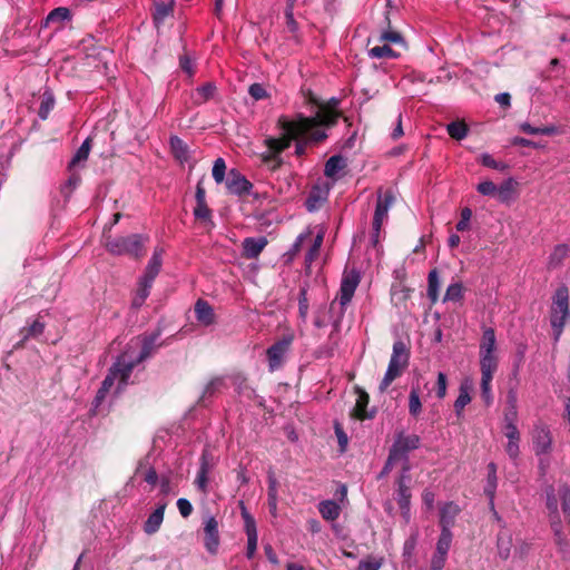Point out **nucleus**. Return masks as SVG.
I'll list each match as a JSON object with an SVG mask.
<instances>
[{
	"mask_svg": "<svg viewBox=\"0 0 570 570\" xmlns=\"http://www.w3.org/2000/svg\"><path fill=\"white\" fill-rule=\"evenodd\" d=\"M340 100L331 98L327 102H323L315 116L306 117L303 114H297L294 119H288L286 116H279L277 119L278 127L283 130L279 139H273V148L276 151L285 150L291 146V140L309 132L311 139L321 142L326 139V132L321 129V126H334L342 114L336 110Z\"/></svg>",
	"mask_w": 570,
	"mask_h": 570,
	"instance_id": "f257e3e1",
	"label": "nucleus"
},
{
	"mask_svg": "<svg viewBox=\"0 0 570 570\" xmlns=\"http://www.w3.org/2000/svg\"><path fill=\"white\" fill-rule=\"evenodd\" d=\"M149 242V237L141 234H131L128 236H119L107 238L106 248L114 255H127L131 258L139 259L146 254L145 245Z\"/></svg>",
	"mask_w": 570,
	"mask_h": 570,
	"instance_id": "f03ea898",
	"label": "nucleus"
},
{
	"mask_svg": "<svg viewBox=\"0 0 570 570\" xmlns=\"http://www.w3.org/2000/svg\"><path fill=\"white\" fill-rule=\"evenodd\" d=\"M568 316H570L569 289L566 285H561L557 288L553 295L550 309V324L556 343L562 335Z\"/></svg>",
	"mask_w": 570,
	"mask_h": 570,
	"instance_id": "7ed1b4c3",
	"label": "nucleus"
},
{
	"mask_svg": "<svg viewBox=\"0 0 570 570\" xmlns=\"http://www.w3.org/2000/svg\"><path fill=\"white\" fill-rule=\"evenodd\" d=\"M409 361L410 350L406 347L405 343L403 341L394 342L387 370L379 385L381 392H385L389 386L403 374L409 365Z\"/></svg>",
	"mask_w": 570,
	"mask_h": 570,
	"instance_id": "20e7f679",
	"label": "nucleus"
},
{
	"mask_svg": "<svg viewBox=\"0 0 570 570\" xmlns=\"http://www.w3.org/2000/svg\"><path fill=\"white\" fill-rule=\"evenodd\" d=\"M420 445L421 439L419 435L405 434L403 431H400L396 433L389 453L402 463V470H404V473H409L411 470L409 452L419 449Z\"/></svg>",
	"mask_w": 570,
	"mask_h": 570,
	"instance_id": "39448f33",
	"label": "nucleus"
},
{
	"mask_svg": "<svg viewBox=\"0 0 570 570\" xmlns=\"http://www.w3.org/2000/svg\"><path fill=\"white\" fill-rule=\"evenodd\" d=\"M361 277L360 273L355 269L350 272H344L340 292L336 297L341 305V313L338 317L334 321V327L337 328L340 326L341 320L344 315L346 305L352 301L354 293L360 284Z\"/></svg>",
	"mask_w": 570,
	"mask_h": 570,
	"instance_id": "423d86ee",
	"label": "nucleus"
},
{
	"mask_svg": "<svg viewBox=\"0 0 570 570\" xmlns=\"http://www.w3.org/2000/svg\"><path fill=\"white\" fill-rule=\"evenodd\" d=\"M294 338V333L287 332L267 348L266 355L271 371L278 370L283 365L284 358L289 352Z\"/></svg>",
	"mask_w": 570,
	"mask_h": 570,
	"instance_id": "0eeeda50",
	"label": "nucleus"
},
{
	"mask_svg": "<svg viewBox=\"0 0 570 570\" xmlns=\"http://www.w3.org/2000/svg\"><path fill=\"white\" fill-rule=\"evenodd\" d=\"M395 202V196L391 189H387L382 194V188L377 191V202L373 217V229L375 235L373 236L374 244L377 243L379 234L382 228L384 219L387 217L389 209Z\"/></svg>",
	"mask_w": 570,
	"mask_h": 570,
	"instance_id": "6e6552de",
	"label": "nucleus"
},
{
	"mask_svg": "<svg viewBox=\"0 0 570 570\" xmlns=\"http://www.w3.org/2000/svg\"><path fill=\"white\" fill-rule=\"evenodd\" d=\"M140 364L129 351H125L117 357V361L112 364L109 370V375L114 376V380L118 379L120 385H127L128 380L131 375L132 370Z\"/></svg>",
	"mask_w": 570,
	"mask_h": 570,
	"instance_id": "1a4fd4ad",
	"label": "nucleus"
},
{
	"mask_svg": "<svg viewBox=\"0 0 570 570\" xmlns=\"http://www.w3.org/2000/svg\"><path fill=\"white\" fill-rule=\"evenodd\" d=\"M225 185L229 194L237 196L247 195L253 188V184L237 169L228 171Z\"/></svg>",
	"mask_w": 570,
	"mask_h": 570,
	"instance_id": "9d476101",
	"label": "nucleus"
},
{
	"mask_svg": "<svg viewBox=\"0 0 570 570\" xmlns=\"http://www.w3.org/2000/svg\"><path fill=\"white\" fill-rule=\"evenodd\" d=\"M219 542L218 521L215 517H208L204 522V547L209 553L215 554Z\"/></svg>",
	"mask_w": 570,
	"mask_h": 570,
	"instance_id": "9b49d317",
	"label": "nucleus"
},
{
	"mask_svg": "<svg viewBox=\"0 0 570 570\" xmlns=\"http://www.w3.org/2000/svg\"><path fill=\"white\" fill-rule=\"evenodd\" d=\"M195 198H196V206L194 208L195 218L203 223L212 222L213 213L206 203V190L203 185V179H200L197 183Z\"/></svg>",
	"mask_w": 570,
	"mask_h": 570,
	"instance_id": "f8f14e48",
	"label": "nucleus"
},
{
	"mask_svg": "<svg viewBox=\"0 0 570 570\" xmlns=\"http://www.w3.org/2000/svg\"><path fill=\"white\" fill-rule=\"evenodd\" d=\"M532 443L535 454H547L552 448V436L546 426H535L532 433Z\"/></svg>",
	"mask_w": 570,
	"mask_h": 570,
	"instance_id": "ddd939ff",
	"label": "nucleus"
},
{
	"mask_svg": "<svg viewBox=\"0 0 570 570\" xmlns=\"http://www.w3.org/2000/svg\"><path fill=\"white\" fill-rule=\"evenodd\" d=\"M355 392L357 394V399L355 406L351 412V416L358 421L372 419L375 414V411H367L370 395L358 386L355 387Z\"/></svg>",
	"mask_w": 570,
	"mask_h": 570,
	"instance_id": "4468645a",
	"label": "nucleus"
},
{
	"mask_svg": "<svg viewBox=\"0 0 570 570\" xmlns=\"http://www.w3.org/2000/svg\"><path fill=\"white\" fill-rule=\"evenodd\" d=\"M411 478L409 473H404L402 470L396 484H397V504L402 511V513H407L410 510V500H411V491L409 487V482Z\"/></svg>",
	"mask_w": 570,
	"mask_h": 570,
	"instance_id": "2eb2a0df",
	"label": "nucleus"
},
{
	"mask_svg": "<svg viewBox=\"0 0 570 570\" xmlns=\"http://www.w3.org/2000/svg\"><path fill=\"white\" fill-rule=\"evenodd\" d=\"M461 509L454 502H446L440 508L439 524L442 530H451L455 523L456 517L460 514Z\"/></svg>",
	"mask_w": 570,
	"mask_h": 570,
	"instance_id": "dca6fc26",
	"label": "nucleus"
},
{
	"mask_svg": "<svg viewBox=\"0 0 570 570\" xmlns=\"http://www.w3.org/2000/svg\"><path fill=\"white\" fill-rule=\"evenodd\" d=\"M268 242L266 237H247L243 240V257L247 259L257 258L264 248L267 246Z\"/></svg>",
	"mask_w": 570,
	"mask_h": 570,
	"instance_id": "f3484780",
	"label": "nucleus"
},
{
	"mask_svg": "<svg viewBox=\"0 0 570 570\" xmlns=\"http://www.w3.org/2000/svg\"><path fill=\"white\" fill-rule=\"evenodd\" d=\"M71 18V11L67 7H58L48 13L41 23V28L56 26L57 29H60L62 24L67 21H70Z\"/></svg>",
	"mask_w": 570,
	"mask_h": 570,
	"instance_id": "a211bd4d",
	"label": "nucleus"
},
{
	"mask_svg": "<svg viewBox=\"0 0 570 570\" xmlns=\"http://www.w3.org/2000/svg\"><path fill=\"white\" fill-rule=\"evenodd\" d=\"M194 311L196 320L200 324L209 326L215 323L216 317L214 308L207 301L203 298L197 299Z\"/></svg>",
	"mask_w": 570,
	"mask_h": 570,
	"instance_id": "6ab92c4d",
	"label": "nucleus"
},
{
	"mask_svg": "<svg viewBox=\"0 0 570 570\" xmlns=\"http://www.w3.org/2000/svg\"><path fill=\"white\" fill-rule=\"evenodd\" d=\"M174 0H155L153 20L156 27H159L164 21L173 14Z\"/></svg>",
	"mask_w": 570,
	"mask_h": 570,
	"instance_id": "aec40b11",
	"label": "nucleus"
},
{
	"mask_svg": "<svg viewBox=\"0 0 570 570\" xmlns=\"http://www.w3.org/2000/svg\"><path fill=\"white\" fill-rule=\"evenodd\" d=\"M513 547L512 534L508 529L500 530L497 535V550L498 556L502 561L510 558L511 550Z\"/></svg>",
	"mask_w": 570,
	"mask_h": 570,
	"instance_id": "412c9836",
	"label": "nucleus"
},
{
	"mask_svg": "<svg viewBox=\"0 0 570 570\" xmlns=\"http://www.w3.org/2000/svg\"><path fill=\"white\" fill-rule=\"evenodd\" d=\"M210 468L212 464L208 459V452L205 450L200 456V468L195 480V483L203 493L207 492L208 473Z\"/></svg>",
	"mask_w": 570,
	"mask_h": 570,
	"instance_id": "4be33fe9",
	"label": "nucleus"
},
{
	"mask_svg": "<svg viewBox=\"0 0 570 570\" xmlns=\"http://www.w3.org/2000/svg\"><path fill=\"white\" fill-rule=\"evenodd\" d=\"M166 503H163L157 507V509L148 517L144 524V531L147 534H154L156 533L163 521H164V514H165Z\"/></svg>",
	"mask_w": 570,
	"mask_h": 570,
	"instance_id": "5701e85b",
	"label": "nucleus"
},
{
	"mask_svg": "<svg viewBox=\"0 0 570 570\" xmlns=\"http://www.w3.org/2000/svg\"><path fill=\"white\" fill-rule=\"evenodd\" d=\"M45 331V323L39 318L35 320L30 326H26L20 330L21 340L14 344V348L22 347L24 342L29 338L40 336Z\"/></svg>",
	"mask_w": 570,
	"mask_h": 570,
	"instance_id": "b1692460",
	"label": "nucleus"
},
{
	"mask_svg": "<svg viewBox=\"0 0 570 570\" xmlns=\"http://www.w3.org/2000/svg\"><path fill=\"white\" fill-rule=\"evenodd\" d=\"M161 249H155L151 258L149 259L142 278L154 282L157 275L160 272L163 259H161Z\"/></svg>",
	"mask_w": 570,
	"mask_h": 570,
	"instance_id": "393cba45",
	"label": "nucleus"
},
{
	"mask_svg": "<svg viewBox=\"0 0 570 570\" xmlns=\"http://www.w3.org/2000/svg\"><path fill=\"white\" fill-rule=\"evenodd\" d=\"M440 276L436 268L430 271L428 275V297L432 305L436 304L440 296Z\"/></svg>",
	"mask_w": 570,
	"mask_h": 570,
	"instance_id": "a878e982",
	"label": "nucleus"
},
{
	"mask_svg": "<svg viewBox=\"0 0 570 570\" xmlns=\"http://www.w3.org/2000/svg\"><path fill=\"white\" fill-rule=\"evenodd\" d=\"M318 512L326 521H335L341 514V507L333 500H324L318 504Z\"/></svg>",
	"mask_w": 570,
	"mask_h": 570,
	"instance_id": "bb28decb",
	"label": "nucleus"
},
{
	"mask_svg": "<svg viewBox=\"0 0 570 570\" xmlns=\"http://www.w3.org/2000/svg\"><path fill=\"white\" fill-rule=\"evenodd\" d=\"M517 181L512 178L504 180L499 187H497V195L499 202L509 203L515 191H517Z\"/></svg>",
	"mask_w": 570,
	"mask_h": 570,
	"instance_id": "cd10ccee",
	"label": "nucleus"
},
{
	"mask_svg": "<svg viewBox=\"0 0 570 570\" xmlns=\"http://www.w3.org/2000/svg\"><path fill=\"white\" fill-rule=\"evenodd\" d=\"M497 338L495 331L492 327H487L483 331L482 338L480 342V354L495 353Z\"/></svg>",
	"mask_w": 570,
	"mask_h": 570,
	"instance_id": "c85d7f7f",
	"label": "nucleus"
},
{
	"mask_svg": "<svg viewBox=\"0 0 570 570\" xmlns=\"http://www.w3.org/2000/svg\"><path fill=\"white\" fill-rule=\"evenodd\" d=\"M499 360L495 353L480 354L481 375H494L498 370Z\"/></svg>",
	"mask_w": 570,
	"mask_h": 570,
	"instance_id": "c756f323",
	"label": "nucleus"
},
{
	"mask_svg": "<svg viewBox=\"0 0 570 570\" xmlns=\"http://www.w3.org/2000/svg\"><path fill=\"white\" fill-rule=\"evenodd\" d=\"M55 96L50 89H46L41 95V104L38 110L40 119L46 120L49 117L50 111L55 107Z\"/></svg>",
	"mask_w": 570,
	"mask_h": 570,
	"instance_id": "7c9ffc66",
	"label": "nucleus"
},
{
	"mask_svg": "<svg viewBox=\"0 0 570 570\" xmlns=\"http://www.w3.org/2000/svg\"><path fill=\"white\" fill-rule=\"evenodd\" d=\"M278 137L277 139H279ZM275 139L274 137H269L265 140L266 146L268 148V154L263 156V161L267 165H271L272 170H276L282 165V159L278 157L281 153L284 150L276 151L275 148H273V144L271 140Z\"/></svg>",
	"mask_w": 570,
	"mask_h": 570,
	"instance_id": "2f4dec72",
	"label": "nucleus"
},
{
	"mask_svg": "<svg viewBox=\"0 0 570 570\" xmlns=\"http://www.w3.org/2000/svg\"><path fill=\"white\" fill-rule=\"evenodd\" d=\"M344 167V158L341 155H334L325 163L324 175L328 178H335Z\"/></svg>",
	"mask_w": 570,
	"mask_h": 570,
	"instance_id": "473e14b6",
	"label": "nucleus"
},
{
	"mask_svg": "<svg viewBox=\"0 0 570 570\" xmlns=\"http://www.w3.org/2000/svg\"><path fill=\"white\" fill-rule=\"evenodd\" d=\"M517 417V394L513 391H509L507 394V406L504 410V424L515 423Z\"/></svg>",
	"mask_w": 570,
	"mask_h": 570,
	"instance_id": "72a5a7b5",
	"label": "nucleus"
},
{
	"mask_svg": "<svg viewBox=\"0 0 570 570\" xmlns=\"http://www.w3.org/2000/svg\"><path fill=\"white\" fill-rule=\"evenodd\" d=\"M547 494V509L550 512V521L551 520H560L558 515V503H559V495H558V489L556 490L552 485L547 488L546 491Z\"/></svg>",
	"mask_w": 570,
	"mask_h": 570,
	"instance_id": "f704fd0d",
	"label": "nucleus"
},
{
	"mask_svg": "<svg viewBox=\"0 0 570 570\" xmlns=\"http://www.w3.org/2000/svg\"><path fill=\"white\" fill-rule=\"evenodd\" d=\"M170 148L179 161H187L189 158L187 144L177 136L170 138Z\"/></svg>",
	"mask_w": 570,
	"mask_h": 570,
	"instance_id": "c9c22d12",
	"label": "nucleus"
},
{
	"mask_svg": "<svg viewBox=\"0 0 570 570\" xmlns=\"http://www.w3.org/2000/svg\"><path fill=\"white\" fill-rule=\"evenodd\" d=\"M91 148V139L87 138L81 144V146L77 149L76 154L71 158L68 168L72 170L79 163L86 161L88 159L89 153Z\"/></svg>",
	"mask_w": 570,
	"mask_h": 570,
	"instance_id": "e433bc0d",
	"label": "nucleus"
},
{
	"mask_svg": "<svg viewBox=\"0 0 570 570\" xmlns=\"http://www.w3.org/2000/svg\"><path fill=\"white\" fill-rule=\"evenodd\" d=\"M158 335H159V333H156V334L144 337L141 350H140L139 354L137 356H135V358L139 363L144 362L146 358H148L153 354V352L155 351V344L158 338Z\"/></svg>",
	"mask_w": 570,
	"mask_h": 570,
	"instance_id": "4c0bfd02",
	"label": "nucleus"
},
{
	"mask_svg": "<svg viewBox=\"0 0 570 570\" xmlns=\"http://www.w3.org/2000/svg\"><path fill=\"white\" fill-rule=\"evenodd\" d=\"M446 131L451 138L462 140L468 136L469 127L463 120H456L446 126Z\"/></svg>",
	"mask_w": 570,
	"mask_h": 570,
	"instance_id": "58836bf2",
	"label": "nucleus"
},
{
	"mask_svg": "<svg viewBox=\"0 0 570 570\" xmlns=\"http://www.w3.org/2000/svg\"><path fill=\"white\" fill-rule=\"evenodd\" d=\"M367 53L371 58L375 59H389L397 57V53L390 47L389 43L385 42L370 48Z\"/></svg>",
	"mask_w": 570,
	"mask_h": 570,
	"instance_id": "ea45409f",
	"label": "nucleus"
},
{
	"mask_svg": "<svg viewBox=\"0 0 570 570\" xmlns=\"http://www.w3.org/2000/svg\"><path fill=\"white\" fill-rule=\"evenodd\" d=\"M558 495L561 501L562 512L570 524V487L567 483L559 484Z\"/></svg>",
	"mask_w": 570,
	"mask_h": 570,
	"instance_id": "a19ab883",
	"label": "nucleus"
},
{
	"mask_svg": "<svg viewBox=\"0 0 570 570\" xmlns=\"http://www.w3.org/2000/svg\"><path fill=\"white\" fill-rule=\"evenodd\" d=\"M463 284L458 282L448 286L443 302H461L464 297Z\"/></svg>",
	"mask_w": 570,
	"mask_h": 570,
	"instance_id": "79ce46f5",
	"label": "nucleus"
},
{
	"mask_svg": "<svg viewBox=\"0 0 570 570\" xmlns=\"http://www.w3.org/2000/svg\"><path fill=\"white\" fill-rule=\"evenodd\" d=\"M569 248L567 245L561 244L554 247L549 258V267L557 268L562 265L564 258L568 256Z\"/></svg>",
	"mask_w": 570,
	"mask_h": 570,
	"instance_id": "37998d69",
	"label": "nucleus"
},
{
	"mask_svg": "<svg viewBox=\"0 0 570 570\" xmlns=\"http://www.w3.org/2000/svg\"><path fill=\"white\" fill-rule=\"evenodd\" d=\"M453 534L451 530H442L436 542L435 552L439 554L448 556V552L452 544Z\"/></svg>",
	"mask_w": 570,
	"mask_h": 570,
	"instance_id": "c03bdc74",
	"label": "nucleus"
},
{
	"mask_svg": "<svg viewBox=\"0 0 570 570\" xmlns=\"http://www.w3.org/2000/svg\"><path fill=\"white\" fill-rule=\"evenodd\" d=\"M422 412V403L420 400V390L419 387H412L409 395V413L413 417H419Z\"/></svg>",
	"mask_w": 570,
	"mask_h": 570,
	"instance_id": "a18cd8bd",
	"label": "nucleus"
},
{
	"mask_svg": "<svg viewBox=\"0 0 570 570\" xmlns=\"http://www.w3.org/2000/svg\"><path fill=\"white\" fill-rule=\"evenodd\" d=\"M307 288H308L307 284H304L299 287V293H298V315L303 322H306L307 315H308V308H309L308 298H307Z\"/></svg>",
	"mask_w": 570,
	"mask_h": 570,
	"instance_id": "49530a36",
	"label": "nucleus"
},
{
	"mask_svg": "<svg viewBox=\"0 0 570 570\" xmlns=\"http://www.w3.org/2000/svg\"><path fill=\"white\" fill-rule=\"evenodd\" d=\"M471 402L469 387L461 385L458 399L454 402V411L458 417H461L464 407Z\"/></svg>",
	"mask_w": 570,
	"mask_h": 570,
	"instance_id": "de8ad7c7",
	"label": "nucleus"
},
{
	"mask_svg": "<svg viewBox=\"0 0 570 570\" xmlns=\"http://www.w3.org/2000/svg\"><path fill=\"white\" fill-rule=\"evenodd\" d=\"M551 528L554 533V541L561 551H564L568 548V542L561 529L560 520H551Z\"/></svg>",
	"mask_w": 570,
	"mask_h": 570,
	"instance_id": "09e8293b",
	"label": "nucleus"
},
{
	"mask_svg": "<svg viewBox=\"0 0 570 570\" xmlns=\"http://www.w3.org/2000/svg\"><path fill=\"white\" fill-rule=\"evenodd\" d=\"M245 532L247 535L246 557L248 559H252L255 556V552L257 549V540H258L257 529L256 528L248 529V530H245Z\"/></svg>",
	"mask_w": 570,
	"mask_h": 570,
	"instance_id": "8fccbe9b",
	"label": "nucleus"
},
{
	"mask_svg": "<svg viewBox=\"0 0 570 570\" xmlns=\"http://www.w3.org/2000/svg\"><path fill=\"white\" fill-rule=\"evenodd\" d=\"M226 163L223 158H217L213 166V178L217 184L226 180Z\"/></svg>",
	"mask_w": 570,
	"mask_h": 570,
	"instance_id": "3c124183",
	"label": "nucleus"
},
{
	"mask_svg": "<svg viewBox=\"0 0 570 570\" xmlns=\"http://www.w3.org/2000/svg\"><path fill=\"white\" fill-rule=\"evenodd\" d=\"M379 40L381 42H385V43H395V45L404 46L403 37L397 31H392V30L383 31L380 35Z\"/></svg>",
	"mask_w": 570,
	"mask_h": 570,
	"instance_id": "603ef678",
	"label": "nucleus"
},
{
	"mask_svg": "<svg viewBox=\"0 0 570 570\" xmlns=\"http://www.w3.org/2000/svg\"><path fill=\"white\" fill-rule=\"evenodd\" d=\"M322 243H323V235H317L314 239L313 245L306 253V256H305L306 264L311 265L315 261V258L318 256Z\"/></svg>",
	"mask_w": 570,
	"mask_h": 570,
	"instance_id": "864d4df0",
	"label": "nucleus"
},
{
	"mask_svg": "<svg viewBox=\"0 0 570 570\" xmlns=\"http://www.w3.org/2000/svg\"><path fill=\"white\" fill-rule=\"evenodd\" d=\"M412 289L402 285L397 284L392 286V298L397 299L399 302H405L410 298Z\"/></svg>",
	"mask_w": 570,
	"mask_h": 570,
	"instance_id": "5fc2aeb1",
	"label": "nucleus"
},
{
	"mask_svg": "<svg viewBox=\"0 0 570 570\" xmlns=\"http://www.w3.org/2000/svg\"><path fill=\"white\" fill-rule=\"evenodd\" d=\"M294 140H296L295 154L299 157L305 155L308 142H315L313 139H311L309 132L303 134L302 136L294 138ZM292 141L293 139L291 140V142Z\"/></svg>",
	"mask_w": 570,
	"mask_h": 570,
	"instance_id": "6e6d98bb",
	"label": "nucleus"
},
{
	"mask_svg": "<svg viewBox=\"0 0 570 570\" xmlns=\"http://www.w3.org/2000/svg\"><path fill=\"white\" fill-rule=\"evenodd\" d=\"M114 376L112 375H107L104 381L101 382V386L100 389L97 391V394H96V402L97 403H100L106 394L109 392V390L111 389V386L114 385Z\"/></svg>",
	"mask_w": 570,
	"mask_h": 570,
	"instance_id": "4d7b16f0",
	"label": "nucleus"
},
{
	"mask_svg": "<svg viewBox=\"0 0 570 570\" xmlns=\"http://www.w3.org/2000/svg\"><path fill=\"white\" fill-rule=\"evenodd\" d=\"M481 164L488 168H492V169L500 170V171H503L508 168V166L504 163L497 161L489 154H483L481 156Z\"/></svg>",
	"mask_w": 570,
	"mask_h": 570,
	"instance_id": "13d9d810",
	"label": "nucleus"
},
{
	"mask_svg": "<svg viewBox=\"0 0 570 570\" xmlns=\"http://www.w3.org/2000/svg\"><path fill=\"white\" fill-rule=\"evenodd\" d=\"M472 217V210L469 207L461 209V218L458 222L455 228L458 232H464L470 228V219Z\"/></svg>",
	"mask_w": 570,
	"mask_h": 570,
	"instance_id": "bf43d9fd",
	"label": "nucleus"
},
{
	"mask_svg": "<svg viewBox=\"0 0 570 570\" xmlns=\"http://www.w3.org/2000/svg\"><path fill=\"white\" fill-rule=\"evenodd\" d=\"M301 92L304 98V104L315 106L317 107V110L320 109V106L323 105V101H321V99L309 88L302 87Z\"/></svg>",
	"mask_w": 570,
	"mask_h": 570,
	"instance_id": "052dcab7",
	"label": "nucleus"
},
{
	"mask_svg": "<svg viewBox=\"0 0 570 570\" xmlns=\"http://www.w3.org/2000/svg\"><path fill=\"white\" fill-rule=\"evenodd\" d=\"M216 92V86L213 82H207L197 88V94L200 96L202 101H207L213 98Z\"/></svg>",
	"mask_w": 570,
	"mask_h": 570,
	"instance_id": "680f3d73",
	"label": "nucleus"
},
{
	"mask_svg": "<svg viewBox=\"0 0 570 570\" xmlns=\"http://www.w3.org/2000/svg\"><path fill=\"white\" fill-rule=\"evenodd\" d=\"M334 430L340 445V451L345 452L348 443V438L338 422H335Z\"/></svg>",
	"mask_w": 570,
	"mask_h": 570,
	"instance_id": "e2e57ef3",
	"label": "nucleus"
},
{
	"mask_svg": "<svg viewBox=\"0 0 570 570\" xmlns=\"http://www.w3.org/2000/svg\"><path fill=\"white\" fill-rule=\"evenodd\" d=\"M248 94L254 100H262L268 97V94L263 85L253 83L248 88Z\"/></svg>",
	"mask_w": 570,
	"mask_h": 570,
	"instance_id": "0e129e2a",
	"label": "nucleus"
},
{
	"mask_svg": "<svg viewBox=\"0 0 570 570\" xmlns=\"http://www.w3.org/2000/svg\"><path fill=\"white\" fill-rule=\"evenodd\" d=\"M240 514L244 520L245 530L256 528V522L253 515L248 512L243 501L239 502Z\"/></svg>",
	"mask_w": 570,
	"mask_h": 570,
	"instance_id": "69168bd1",
	"label": "nucleus"
},
{
	"mask_svg": "<svg viewBox=\"0 0 570 570\" xmlns=\"http://www.w3.org/2000/svg\"><path fill=\"white\" fill-rule=\"evenodd\" d=\"M476 190L485 196H495L497 195V186L491 180L482 181L478 185Z\"/></svg>",
	"mask_w": 570,
	"mask_h": 570,
	"instance_id": "338daca9",
	"label": "nucleus"
},
{
	"mask_svg": "<svg viewBox=\"0 0 570 570\" xmlns=\"http://www.w3.org/2000/svg\"><path fill=\"white\" fill-rule=\"evenodd\" d=\"M446 559L448 556L434 552L431 559L430 570H443Z\"/></svg>",
	"mask_w": 570,
	"mask_h": 570,
	"instance_id": "774afa93",
	"label": "nucleus"
}]
</instances>
